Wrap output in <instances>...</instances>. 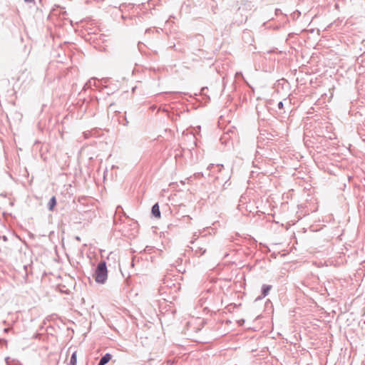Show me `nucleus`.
Here are the masks:
<instances>
[{"mask_svg": "<svg viewBox=\"0 0 365 365\" xmlns=\"http://www.w3.org/2000/svg\"><path fill=\"white\" fill-rule=\"evenodd\" d=\"M108 277V271L105 262H101L95 272V279L98 283H104Z\"/></svg>", "mask_w": 365, "mask_h": 365, "instance_id": "obj_1", "label": "nucleus"}, {"mask_svg": "<svg viewBox=\"0 0 365 365\" xmlns=\"http://www.w3.org/2000/svg\"><path fill=\"white\" fill-rule=\"evenodd\" d=\"M151 212H152L153 215L155 216V217H157V218L160 217V211L159 205L158 203L155 204L153 206Z\"/></svg>", "mask_w": 365, "mask_h": 365, "instance_id": "obj_2", "label": "nucleus"}, {"mask_svg": "<svg viewBox=\"0 0 365 365\" xmlns=\"http://www.w3.org/2000/svg\"><path fill=\"white\" fill-rule=\"evenodd\" d=\"M112 358V355L110 354H106L105 356H103L98 365H105Z\"/></svg>", "mask_w": 365, "mask_h": 365, "instance_id": "obj_3", "label": "nucleus"}, {"mask_svg": "<svg viewBox=\"0 0 365 365\" xmlns=\"http://www.w3.org/2000/svg\"><path fill=\"white\" fill-rule=\"evenodd\" d=\"M56 205V197H52L50 200V201L48 203V210L50 211H53L54 210V207Z\"/></svg>", "mask_w": 365, "mask_h": 365, "instance_id": "obj_4", "label": "nucleus"}, {"mask_svg": "<svg viewBox=\"0 0 365 365\" xmlns=\"http://www.w3.org/2000/svg\"><path fill=\"white\" fill-rule=\"evenodd\" d=\"M77 363V351H74L71 357L68 365H76Z\"/></svg>", "mask_w": 365, "mask_h": 365, "instance_id": "obj_5", "label": "nucleus"}, {"mask_svg": "<svg viewBox=\"0 0 365 365\" xmlns=\"http://www.w3.org/2000/svg\"><path fill=\"white\" fill-rule=\"evenodd\" d=\"M272 287L270 285H264L262 287V295L265 297L267 295L268 292L270 291Z\"/></svg>", "mask_w": 365, "mask_h": 365, "instance_id": "obj_6", "label": "nucleus"}, {"mask_svg": "<svg viewBox=\"0 0 365 365\" xmlns=\"http://www.w3.org/2000/svg\"><path fill=\"white\" fill-rule=\"evenodd\" d=\"M278 108L279 109H282L283 108V103L282 102H279V104H278Z\"/></svg>", "mask_w": 365, "mask_h": 365, "instance_id": "obj_7", "label": "nucleus"}, {"mask_svg": "<svg viewBox=\"0 0 365 365\" xmlns=\"http://www.w3.org/2000/svg\"><path fill=\"white\" fill-rule=\"evenodd\" d=\"M26 2L31 3L33 2L34 0H24Z\"/></svg>", "mask_w": 365, "mask_h": 365, "instance_id": "obj_8", "label": "nucleus"}]
</instances>
